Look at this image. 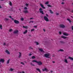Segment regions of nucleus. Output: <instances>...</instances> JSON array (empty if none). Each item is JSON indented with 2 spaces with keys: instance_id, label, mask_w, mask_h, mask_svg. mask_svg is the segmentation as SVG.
Returning <instances> with one entry per match:
<instances>
[{
  "instance_id": "obj_36",
  "label": "nucleus",
  "mask_w": 73,
  "mask_h": 73,
  "mask_svg": "<svg viewBox=\"0 0 73 73\" xmlns=\"http://www.w3.org/2000/svg\"><path fill=\"white\" fill-rule=\"evenodd\" d=\"M45 4H46V5L49 4V2L48 1L46 2L45 3Z\"/></svg>"
},
{
  "instance_id": "obj_13",
  "label": "nucleus",
  "mask_w": 73,
  "mask_h": 73,
  "mask_svg": "<svg viewBox=\"0 0 73 73\" xmlns=\"http://www.w3.org/2000/svg\"><path fill=\"white\" fill-rule=\"evenodd\" d=\"M5 52L7 53L8 54H10V52H9L8 51V50H6L5 51Z\"/></svg>"
},
{
  "instance_id": "obj_26",
  "label": "nucleus",
  "mask_w": 73,
  "mask_h": 73,
  "mask_svg": "<svg viewBox=\"0 0 73 73\" xmlns=\"http://www.w3.org/2000/svg\"><path fill=\"white\" fill-rule=\"evenodd\" d=\"M50 13H51V14H53V12L52 11V10H50Z\"/></svg>"
},
{
  "instance_id": "obj_2",
  "label": "nucleus",
  "mask_w": 73,
  "mask_h": 73,
  "mask_svg": "<svg viewBox=\"0 0 73 73\" xmlns=\"http://www.w3.org/2000/svg\"><path fill=\"white\" fill-rule=\"evenodd\" d=\"M44 19L45 21H49V19H48V18L46 16H44Z\"/></svg>"
},
{
  "instance_id": "obj_9",
  "label": "nucleus",
  "mask_w": 73,
  "mask_h": 73,
  "mask_svg": "<svg viewBox=\"0 0 73 73\" xmlns=\"http://www.w3.org/2000/svg\"><path fill=\"white\" fill-rule=\"evenodd\" d=\"M4 61H5L4 60V59L2 58L0 59V62H1L3 63L4 62Z\"/></svg>"
},
{
  "instance_id": "obj_19",
  "label": "nucleus",
  "mask_w": 73,
  "mask_h": 73,
  "mask_svg": "<svg viewBox=\"0 0 73 73\" xmlns=\"http://www.w3.org/2000/svg\"><path fill=\"white\" fill-rule=\"evenodd\" d=\"M67 20H68V21H69L70 23H72V21H71L68 18L67 19Z\"/></svg>"
},
{
  "instance_id": "obj_20",
  "label": "nucleus",
  "mask_w": 73,
  "mask_h": 73,
  "mask_svg": "<svg viewBox=\"0 0 73 73\" xmlns=\"http://www.w3.org/2000/svg\"><path fill=\"white\" fill-rule=\"evenodd\" d=\"M4 21H8L9 20V19H7V18H5L4 19Z\"/></svg>"
},
{
  "instance_id": "obj_54",
  "label": "nucleus",
  "mask_w": 73,
  "mask_h": 73,
  "mask_svg": "<svg viewBox=\"0 0 73 73\" xmlns=\"http://www.w3.org/2000/svg\"><path fill=\"white\" fill-rule=\"evenodd\" d=\"M43 31H44V32H45L46 31H45V29H43Z\"/></svg>"
},
{
  "instance_id": "obj_56",
  "label": "nucleus",
  "mask_w": 73,
  "mask_h": 73,
  "mask_svg": "<svg viewBox=\"0 0 73 73\" xmlns=\"http://www.w3.org/2000/svg\"><path fill=\"white\" fill-rule=\"evenodd\" d=\"M72 29L73 31V26H72Z\"/></svg>"
},
{
  "instance_id": "obj_32",
  "label": "nucleus",
  "mask_w": 73,
  "mask_h": 73,
  "mask_svg": "<svg viewBox=\"0 0 73 73\" xmlns=\"http://www.w3.org/2000/svg\"><path fill=\"white\" fill-rule=\"evenodd\" d=\"M24 9L25 10H27L28 9V8L27 7H25L24 8Z\"/></svg>"
},
{
  "instance_id": "obj_43",
  "label": "nucleus",
  "mask_w": 73,
  "mask_h": 73,
  "mask_svg": "<svg viewBox=\"0 0 73 73\" xmlns=\"http://www.w3.org/2000/svg\"><path fill=\"white\" fill-rule=\"evenodd\" d=\"M10 70H11V71H13V69L11 68H10Z\"/></svg>"
},
{
  "instance_id": "obj_16",
  "label": "nucleus",
  "mask_w": 73,
  "mask_h": 73,
  "mask_svg": "<svg viewBox=\"0 0 73 73\" xmlns=\"http://www.w3.org/2000/svg\"><path fill=\"white\" fill-rule=\"evenodd\" d=\"M39 50L41 52H43V53H44V50H43L42 49H39Z\"/></svg>"
},
{
  "instance_id": "obj_11",
  "label": "nucleus",
  "mask_w": 73,
  "mask_h": 73,
  "mask_svg": "<svg viewBox=\"0 0 73 73\" xmlns=\"http://www.w3.org/2000/svg\"><path fill=\"white\" fill-rule=\"evenodd\" d=\"M61 38H64V39H65L66 38H67V39H68V37H66V36H61Z\"/></svg>"
},
{
  "instance_id": "obj_15",
  "label": "nucleus",
  "mask_w": 73,
  "mask_h": 73,
  "mask_svg": "<svg viewBox=\"0 0 73 73\" xmlns=\"http://www.w3.org/2000/svg\"><path fill=\"white\" fill-rule=\"evenodd\" d=\"M60 43L61 44H65V42L62 41H60Z\"/></svg>"
},
{
  "instance_id": "obj_53",
  "label": "nucleus",
  "mask_w": 73,
  "mask_h": 73,
  "mask_svg": "<svg viewBox=\"0 0 73 73\" xmlns=\"http://www.w3.org/2000/svg\"><path fill=\"white\" fill-rule=\"evenodd\" d=\"M11 19L13 20H14V19H13V18H12V17L11 18Z\"/></svg>"
},
{
  "instance_id": "obj_1",
  "label": "nucleus",
  "mask_w": 73,
  "mask_h": 73,
  "mask_svg": "<svg viewBox=\"0 0 73 73\" xmlns=\"http://www.w3.org/2000/svg\"><path fill=\"white\" fill-rule=\"evenodd\" d=\"M44 56L46 58H50L49 56V54H44Z\"/></svg>"
},
{
  "instance_id": "obj_41",
  "label": "nucleus",
  "mask_w": 73,
  "mask_h": 73,
  "mask_svg": "<svg viewBox=\"0 0 73 73\" xmlns=\"http://www.w3.org/2000/svg\"><path fill=\"white\" fill-rule=\"evenodd\" d=\"M12 29H10L9 30V32H11L12 31Z\"/></svg>"
},
{
  "instance_id": "obj_4",
  "label": "nucleus",
  "mask_w": 73,
  "mask_h": 73,
  "mask_svg": "<svg viewBox=\"0 0 73 73\" xmlns=\"http://www.w3.org/2000/svg\"><path fill=\"white\" fill-rule=\"evenodd\" d=\"M14 23H15V24H18L20 23V22H19V21L16 20H14Z\"/></svg>"
},
{
  "instance_id": "obj_21",
  "label": "nucleus",
  "mask_w": 73,
  "mask_h": 73,
  "mask_svg": "<svg viewBox=\"0 0 73 73\" xmlns=\"http://www.w3.org/2000/svg\"><path fill=\"white\" fill-rule=\"evenodd\" d=\"M69 59H70V60H72L73 61V57H69Z\"/></svg>"
},
{
  "instance_id": "obj_50",
  "label": "nucleus",
  "mask_w": 73,
  "mask_h": 73,
  "mask_svg": "<svg viewBox=\"0 0 73 73\" xmlns=\"http://www.w3.org/2000/svg\"><path fill=\"white\" fill-rule=\"evenodd\" d=\"M6 45V44L5 43H4L3 45Z\"/></svg>"
},
{
  "instance_id": "obj_7",
  "label": "nucleus",
  "mask_w": 73,
  "mask_h": 73,
  "mask_svg": "<svg viewBox=\"0 0 73 73\" xmlns=\"http://www.w3.org/2000/svg\"><path fill=\"white\" fill-rule=\"evenodd\" d=\"M40 5L41 6L42 8L43 9H45L46 8L44 6V5L42 4L41 3L40 4Z\"/></svg>"
},
{
  "instance_id": "obj_62",
  "label": "nucleus",
  "mask_w": 73,
  "mask_h": 73,
  "mask_svg": "<svg viewBox=\"0 0 73 73\" xmlns=\"http://www.w3.org/2000/svg\"><path fill=\"white\" fill-rule=\"evenodd\" d=\"M50 72H51V73H52V72H53V71L51 70L50 71Z\"/></svg>"
},
{
  "instance_id": "obj_10",
  "label": "nucleus",
  "mask_w": 73,
  "mask_h": 73,
  "mask_svg": "<svg viewBox=\"0 0 73 73\" xmlns=\"http://www.w3.org/2000/svg\"><path fill=\"white\" fill-rule=\"evenodd\" d=\"M23 12L24 13H25V14H26L28 13V11L27 10H25L23 11Z\"/></svg>"
},
{
  "instance_id": "obj_60",
  "label": "nucleus",
  "mask_w": 73,
  "mask_h": 73,
  "mask_svg": "<svg viewBox=\"0 0 73 73\" xmlns=\"http://www.w3.org/2000/svg\"><path fill=\"white\" fill-rule=\"evenodd\" d=\"M30 19H33V18H30Z\"/></svg>"
},
{
  "instance_id": "obj_48",
  "label": "nucleus",
  "mask_w": 73,
  "mask_h": 73,
  "mask_svg": "<svg viewBox=\"0 0 73 73\" xmlns=\"http://www.w3.org/2000/svg\"><path fill=\"white\" fill-rule=\"evenodd\" d=\"M46 16H47V17H49V15H48V14H46Z\"/></svg>"
},
{
  "instance_id": "obj_42",
  "label": "nucleus",
  "mask_w": 73,
  "mask_h": 73,
  "mask_svg": "<svg viewBox=\"0 0 73 73\" xmlns=\"http://www.w3.org/2000/svg\"><path fill=\"white\" fill-rule=\"evenodd\" d=\"M62 4V5H64V4H65V3H64V2H62L61 3Z\"/></svg>"
},
{
  "instance_id": "obj_37",
  "label": "nucleus",
  "mask_w": 73,
  "mask_h": 73,
  "mask_svg": "<svg viewBox=\"0 0 73 73\" xmlns=\"http://www.w3.org/2000/svg\"><path fill=\"white\" fill-rule=\"evenodd\" d=\"M47 6H48V7H52V6L50 5H48Z\"/></svg>"
},
{
  "instance_id": "obj_38",
  "label": "nucleus",
  "mask_w": 73,
  "mask_h": 73,
  "mask_svg": "<svg viewBox=\"0 0 73 73\" xmlns=\"http://www.w3.org/2000/svg\"><path fill=\"white\" fill-rule=\"evenodd\" d=\"M34 31H35V29H33L31 30V32H33Z\"/></svg>"
},
{
  "instance_id": "obj_46",
  "label": "nucleus",
  "mask_w": 73,
  "mask_h": 73,
  "mask_svg": "<svg viewBox=\"0 0 73 73\" xmlns=\"http://www.w3.org/2000/svg\"><path fill=\"white\" fill-rule=\"evenodd\" d=\"M59 33L60 35H61V34H62V33H61V32L60 31L59 32Z\"/></svg>"
},
{
  "instance_id": "obj_18",
  "label": "nucleus",
  "mask_w": 73,
  "mask_h": 73,
  "mask_svg": "<svg viewBox=\"0 0 73 73\" xmlns=\"http://www.w3.org/2000/svg\"><path fill=\"white\" fill-rule=\"evenodd\" d=\"M36 70H38V71L39 72H40V73H41V70H40V69L36 68Z\"/></svg>"
},
{
  "instance_id": "obj_57",
  "label": "nucleus",
  "mask_w": 73,
  "mask_h": 73,
  "mask_svg": "<svg viewBox=\"0 0 73 73\" xmlns=\"http://www.w3.org/2000/svg\"><path fill=\"white\" fill-rule=\"evenodd\" d=\"M19 10H20V12H21V9H19Z\"/></svg>"
},
{
  "instance_id": "obj_28",
  "label": "nucleus",
  "mask_w": 73,
  "mask_h": 73,
  "mask_svg": "<svg viewBox=\"0 0 73 73\" xmlns=\"http://www.w3.org/2000/svg\"><path fill=\"white\" fill-rule=\"evenodd\" d=\"M32 59H34L35 58H36V57H35V56H32Z\"/></svg>"
},
{
  "instance_id": "obj_40",
  "label": "nucleus",
  "mask_w": 73,
  "mask_h": 73,
  "mask_svg": "<svg viewBox=\"0 0 73 73\" xmlns=\"http://www.w3.org/2000/svg\"><path fill=\"white\" fill-rule=\"evenodd\" d=\"M21 21H23V20H24V18H21Z\"/></svg>"
},
{
  "instance_id": "obj_55",
  "label": "nucleus",
  "mask_w": 73,
  "mask_h": 73,
  "mask_svg": "<svg viewBox=\"0 0 73 73\" xmlns=\"http://www.w3.org/2000/svg\"><path fill=\"white\" fill-rule=\"evenodd\" d=\"M9 17L10 18V19H11L12 17H11V16H10Z\"/></svg>"
},
{
  "instance_id": "obj_45",
  "label": "nucleus",
  "mask_w": 73,
  "mask_h": 73,
  "mask_svg": "<svg viewBox=\"0 0 73 73\" xmlns=\"http://www.w3.org/2000/svg\"><path fill=\"white\" fill-rule=\"evenodd\" d=\"M26 5L27 7H28V4L27 3L26 4Z\"/></svg>"
},
{
  "instance_id": "obj_61",
  "label": "nucleus",
  "mask_w": 73,
  "mask_h": 73,
  "mask_svg": "<svg viewBox=\"0 0 73 73\" xmlns=\"http://www.w3.org/2000/svg\"><path fill=\"white\" fill-rule=\"evenodd\" d=\"M22 73H25V72H24L23 71L22 72Z\"/></svg>"
},
{
  "instance_id": "obj_63",
  "label": "nucleus",
  "mask_w": 73,
  "mask_h": 73,
  "mask_svg": "<svg viewBox=\"0 0 73 73\" xmlns=\"http://www.w3.org/2000/svg\"><path fill=\"white\" fill-rule=\"evenodd\" d=\"M72 13H73V10H72Z\"/></svg>"
},
{
  "instance_id": "obj_3",
  "label": "nucleus",
  "mask_w": 73,
  "mask_h": 73,
  "mask_svg": "<svg viewBox=\"0 0 73 73\" xmlns=\"http://www.w3.org/2000/svg\"><path fill=\"white\" fill-rule=\"evenodd\" d=\"M39 10L40 11V13H42V15H44V14L43 11H42V9L41 8H40L39 9Z\"/></svg>"
},
{
  "instance_id": "obj_17",
  "label": "nucleus",
  "mask_w": 73,
  "mask_h": 73,
  "mask_svg": "<svg viewBox=\"0 0 73 73\" xmlns=\"http://www.w3.org/2000/svg\"><path fill=\"white\" fill-rule=\"evenodd\" d=\"M64 50L63 49H60L59 50L58 52H64Z\"/></svg>"
},
{
  "instance_id": "obj_24",
  "label": "nucleus",
  "mask_w": 73,
  "mask_h": 73,
  "mask_svg": "<svg viewBox=\"0 0 73 73\" xmlns=\"http://www.w3.org/2000/svg\"><path fill=\"white\" fill-rule=\"evenodd\" d=\"M28 32V31H27V30H26L23 33L24 34H25L26 33H27Z\"/></svg>"
},
{
  "instance_id": "obj_44",
  "label": "nucleus",
  "mask_w": 73,
  "mask_h": 73,
  "mask_svg": "<svg viewBox=\"0 0 73 73\" xmlns=\"http://www.w3.org/2000/svg\"><path fill=\"white\" fill-rule=\"evenodd\" d=\"M29 56H32V54H31V53L29 54Z\"/></svg>"
},
{
  "instance_id": "obj_34",
  "label": "nucleus",
  "mask_w": 73,
  "mask_h": 73,
  "mask_svg": "<svg viewBox=\"0 0 73 73\" xmlns=\"http://www.w3.org/2000/svg\"><path fill=\"white\" fill-rule=\"evenodd\" d=\"M21 57V53L19 52V58H20Z\"/></svg>"
},
{
  "instance_id": "obj_30",
  "label": "nucleus",
  "mask_w": 73,
  "mask_h": 73,
  "mask_svg": "<svg viewBox=\"0 0 73 73\" xmlns=\"http://www.w3.org/2000/svg\"><path fill=\"white\" fill-rule=\"evenodd\" d=\"M35 43L36 44V45H39V43L38 42H35Z\"/></svg>"
},
{
  "instance_id": "obj_33",
  "label": "nucleus",
  "mask_w": 73,
  "mask_h": 73,
  "mask_svg": "<svg viewBox=\"0 0 73 73\" xmlns=\"http://www.w3.org/2000/svg\"><path fill=\"white\" fill-rule=\"evenodd\" d=\"M13 8L12 7L10 9V11H13Z\"/></svg>"
},
{
  "instance_id": "obj_29",
  "label": "nucleus",
  "mask_w": 73,
  "mask_h": 73,
  "mask_svg": "<svg viewBox=\"0 0 73 73\" xmlns=\"http://www.w3.org/2000/svg\"><path fill=\"white\" fill-rule=\"evenodd\" d=\"M23 27L24 28H25L26 29H28V26H23Z\"/></svg>"
},
{
  "instance_id": "obj_8",
  "label": "nucleus",
  "mask_w": 73,
  "mask_h": 73,
  "mask_svg": "<svg viewBox=\"0 0 73 73\" xmlns=\"http://www.w3.org/2000/svg\"><path fill=\"white\" fill-rule=\"evenodd\" d=\"M14 34H17L19 33V31L17 30L16 31H15L13 32Z\"/></svg>"
},
{
  "instance_id": "obj_35",
  "label": "nucleus",
  "mask_w": 73,
  "mask_h": 73,
  "mask_svg": "<svg viewBox=\"0 0 73 73\" xmlns=\"http://www.w3.org/2000/svg\"><path fill=\"white\" fill-rule=\"evenodd\" d=\"M9 5L11 6H12V2H10L9 3Z\"/></svg>"
},
{
  "instance_id": "obj_49",
  "label": "nucleus",
  "mask_w": 73,
  "mask_h": 73,
  "mask_svg": "<svg viewBox=\"0 0 73 73\" xmlns=\"http://www.w3.org/2000/svg\"><path fill=\"white\" fill-rule=\"evenodd\" d=\"M31 23H33V22H34V21H31Z\"/></svg>"
},
{
  "instance_id": "obj_6",
  "label": "nucleus",
  "mask_w": 73,
  "mask_h": 73,
  "mask_svg": "<svg viewBox=\"0 0 73 73\" xmlns=\"http://www.w3.org/2000/svg\"><path fill=\"white\" fill-rule=\"evenodd\" d=\"M37 64H38V65H41L42 64V63L41 62V61H37Z\"/></svg>"
},
{
  "instance_id": "obj_12",
  "label": "nucleus",
  "mask_w": 73,
  "mask_h": 73,
  "mask_svg": "<svg viewBox=\"0 0 73 73\" xmlns=\"http://www.w3.org/2000/svg\"><path fill=\"white\" fill-rule=\"evenodd\" d=\"M63 34L64 36H69V34L67 33H63Z\"/></svg>"
},
{
  "instance_id": "obj_47",
  "label": "nucleus",
  "mask_w": 73,
  "mask_h": 73,
  "mask_svg": "<svg viewBox=\"0 0 73 73\" xmlns=\"http://www.w3.org/2000/svg\"><path fill=\"white\" fill-rule=\"evenodd\" d=\"M34 28H37V26H34Z\"/></svg>"
},
{
  "instance_id": "obj_22",
  "label": "nucleus",
  "mask_w": 73,
  "mask_h": 73,
  "mask_svg": "<svg viewBox=\"0 0 73 73\" xmlns=\"http://www.w3.org/2000/svg\"><path fill=\"white\" fill-rule=\"evenodd\" d=\"M64 62H66V63H68V60H67V59H64Z\"/></svg>"
},
{
  "instance_id": "obj_52",
  "label": "nucleus",
  "mask_w": 73,
  "mask_h": 73,
  "mask_svg": "<svg viewBox=\"0 0 73 73\" xmlns=\"http://www.w3.org/2000/svg\"><path fill=\"white\" fill-rule=\"evenodd\" d=\"M56 15H59V14L58 13H56Z\"/></svg>"
},
{
  "instance_id": "obj_5",
  "label": "nucleus",
  "mask_w": 73,
  "mask_h": 73,
  "mask_svg": "<svg viewBox=\"0 0 73 73\" xmlns=\"http://www.w3.org/2000/svg\"><path fill=\"white\" fill-rule=\"evenodd\" d=\"M60 27L61 28H65V26L64 25L61 24L60 25Z\"/></svg>"
},
{
  "instance_id": "obj_39",
  "label": "nucleus",
  "mask_w": 73,
  "mask_h": 73,
  "mask_svg": "<svg viewBox=\"0 0 73 73\" xmlns=\"http://www.w3.org/2000/svg\"><path fill=\"white\" fill-rule=\"evenodd\" d=\"M21 64H22V65H25L24 63H23V62H21Z\"/></svg>"
},
{
  "instance_id": "obj_59",
  "label": "nucleus",
  "mask_w": 73,
  "mask_h": 73,
  "mask_svg": "<svg viewBox=\"0 0 73 73\" xmlns=\"http://www.w3.org/2000/svg\"><path fill=\"white\" fill-rule=\"evenodd\" d=\"M52 63H55V62H54V61H52Z\"/></svg>"
},
{
  "instance_id": "obj_31",
  "label": "nucleus",
  "mask_w": 73,
  "mask_h": 73,
  "mask_svg": "<svg viewBox=\"0 0 73 73\" xmlns=\"http://www.w3.org/2000/svg\"><path fill=\"white\" fill-rule=\"evenodd\" d=\"M2 27H3L2 25H0V28L1 29H3V28Z\"/></svg>"
},
{
  "instance_id": "obj_23",
  "label": "nucleus",
  "mask_w": 73,
  "mask_h": 73,
  "mask_svg": "<svg viewBox=\"0 0 73 73\" xmlns=\"http://www.w3.org/2000/svg\"><path fill=\"white\" fill-rule=\"evenodd\" d=\"M32 62H36V63H37V61L36 60H33L32 61Z\"/></svg>"
},
{
  "instance_id": "obj_27",
  "label": "nucleus",
  "mask_w": 73,
  "mask_h": 73,
  "mask_svg": "<svg viewBox=\"0 0 73 73\" xmlns=\"http://www.w3.org/2000/svg\"><path fill=\"white\" fill-rule=\"evenodd\" d=\"M10 61V59H9L7 62V64H9Z\"/></svg>"
},
{
  "instance_id": "obj_51",
  "label": "nucleus",
  "mask_w": 73,
  "mask_h": 73,
  "mask_svg": "<svg viewBox=\"0 0 73 73\" xmlns=\"http://www.w3.org/2000/svg\"><path fill=\"white\" fill-rule=\"evenodd\" d=\"M30 49H33V48H32L31 47H30Z\"/></svg>"
},
{
  "instance_id": "obj_58",
  "label": "nucleus",
  "mask_w": 73,
  "mask_h": 73,
  "mask_svg": "<svg viewBox=\"0 0 73 73\" xmlns=\"http://www.w3.org/2000/svg\"><path fill=\"white\" fill-rule=\"evenodd\" d=\"M0 8L1 9L2 8V7H1V6L0 5Z\"/></svg>"
},
{
  "instance_id": "obj_64",
  "label": "nucleus",
  "mask_w": 73,
  "mask_h": 73,
  "mask_svg": "<svg viewBox=\"0 0 73 73\" xmlns=\"http://www.w3.org/2000/svg\"><path fill=\"white\" fill-rule=\"evenodd\" d=\"M18 73H22V72H18Z\"/></svg>"
},
{
  "instance_id": "obj_25",
  "label": "nucleus",
  "mask_w": 73,
  "mask_h": 73,
  "mask_svg": "<svg viewBox=\"0 0 73 73\" xmlns=\"http://www.w3.org/2000/svg\"><path fill=\"white\" fill-rule=\"evenodd\" d=\"M30 65H32V66H35V64H33V63L32 62L31 63Z\"/></svg>"
},
{
  "instance_id": "obj_14",
  "label": "nucleus",
  "mask_w": 73,
  "mask_h": 73,
  "mask_svg": "<svg viewBox=\"0 0 73 73\" xmlns=\"http://www.w3.org/2000/svg\"><path fill=\"white\" fill-rule=\"evenodd\" d=\"M42 71H48V70L46 68H44V69L42 70Z\"/></svg>"
}]
</instances>
